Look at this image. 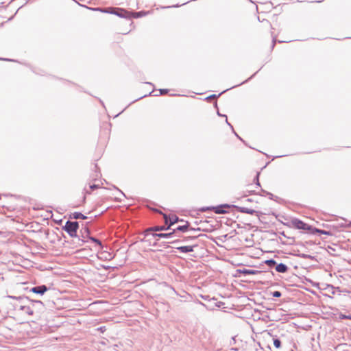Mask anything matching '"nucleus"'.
<instances>
[{"instance_id": "obj_56", "label": "nucleus", "mask_w": 351, "mask_h": 351, "mask_svg": "<svg viewBox=\"0 0 351 351\" xmlns=\"http://www.w3.org/2000/svg\"><path fill=\"white\" fill-rule=\"evenodd\" d=\"M247 194H245V195H243V197H247Z\"/></svg>"}, {"instance_id": "obj_45", "label": "nucleus", "mask_w": 351, "mask_h": 351, "mask_svg": "<svg viewBox=\"0 0 351 351\" xmlns=\"http://www.w3.org/2000/svg\"><path fill=\"white\" fill-rule=\"evenodd\" d=\"M272 43H272V46H271V47H272V48H274V46H275V43H276V40H275V38H274V39H273Z\"/></svg>"}, {"instance_id": "obj_51", "label": "nucleus", "mask_w": 351, "mask_h": 351, "mask_svg": "<svg viewBox=\"0 0 351 351\" xmlns=\"http://www.w3.org/2000/svg\"><path fill=\"white\" fill-rule=\"evenodd\" d=\"M232 341H234V342H235V337H232Z\"/></svg>"}, {"instance_id": "obj_19", "label": "nucleus", "mask_w": 351, "mask_h": 351, "mask_svg": "<svg viewBox=\"0 0 351 351\" xmlns=\"http://www.w3.org/2000/svg\"><path fill=\"white\" fill-rule=\"evenodd\" d=\"M8 298L13 300H16L19 301L21 304H25L27 300H29V297L27 296H13V295H8Z\"/></svg>"}, {"instance_id": "obj_50", "label": "nucleus", "mask_w": 351, "mask_h": 351, "mask_svg": "<svg viewBox=\"0 0 351 351\" xmlns=\"http://www.w3.org/2000/svg\"><path fill=\"white\" fill-rule=\"evenodd\" d=\"M280 242L282 243V244H286V243L283 241H282L281 238H280Z\"/></svg>"}, {"instance_id": "obj_43", "label": "nucleus", "mask_w": 351, "mask_h": 351, "mask_svg": "<svg viewBox=\"0 0 351 351\" xmlns=\"http://www.w3.org/2000/svg\"><path fill=\"white\" fill-rule=\"evenodd\" d=\"M0 60H6V61H14L12 59H7V58H0Z\"/></svg>"}, {"instance_id": "obj_3", "label": "nucleus", "mask_w": 351, "mask_h": 351, "mask_svg": "<svg viewBox=\"0 0 351 351\" xmlns=\"http://www.w3.org/2000/svg\"><path fill=\"white\" fill-rule=\"evenodd\" d=\"M79 229V223L76 221L68 220L66 221L64 226H62V230L66 232L71 237L76 239L77 237V230Z\"/></svg>"}, {"instance_id": "obj_53", "label": "nucleus", "mask_w": 351, "mask_h": 351, "mask_svg": "<svg viewBox=\"0 0 351 351\" xmlns=\"http://www.w3.org/2000/svg\"><path fill=\"white\" fill-rule=\"evenodd\" d=\"M179 6H180V5L177 4V5H173L172 7H173V8H177V7H179Z\"/></svg>"}, {"instance_id": "obj_52", "label": "nucleus", "mask_w": 351, "mask_h": 351, "mask_svg": "<svg viewBox=\"0 0 351 351\" xmlns=\"http://www.w3.org/2000/svg\"><path fill=\"white\" fill-rule=\"evenodd\" d=\"M231 350H234V351H237V350H238V349H237V348H232Z\"/></svg>"}, {"instance_id": "obj_34", "label": "nucleus", "mask_w": 351, "mask_h": 351, "mask_svg": "<svg viewBox=\"0 0 351 351\" xmlns=\"http://www.w3.org/2000/svg\"><path fill=\"white\" fill-rule=\"evenodd\" d=\"M89 187H90V189L91 190H95V189H97L100 188V186H99V184H90V185L89 186Z\"/></svg>"}, {"instance_id": "obj_27", "label": "nucleus", "mask_w": 351, "mask_h": 351, "mask_svg": "<svg viewBox=\"0 0 351 351\" xmlns=\"http://www.w3.org/2000/svg\"><path fill=\"white\" fill-rule=\"evenodd\" d=\"M228 89H226L223 91H222L221 93H219V95H215V94H213V95H211L208 97H207L205 99L207 100V101H209L210 99H216L217 97H219L221 94H223V93H225L226 91H227Z\"/></svg>"}, {"instance_id": "obj_12", "label": "nucleus", "mask_w": 351, "mask_h": 351, "mask_svg": "<svg viewBox=\"0 0 351 351\" xmlns=\"http://www.w3.org/2000/svg\"><path fill=\"white\" fill-rule=\"evenodd\" d=\"M198 244H193L191 245H184L177 247L176 249L182 253H189L194 251V248L197 247Z\"/></svg>"}, {"instance_id": "obj_24", "label": "nucleus", "mask_w": 351, "mask_h": 351, "mask_svg": "<svg viewBox=\"0 0 351 351\" xmlns=\"http://www.w3.org/2000/svg\"><path fill=\"white\" fill-rule=\"evenodd\" d=\"M265 263L269 266V267H276V265H277V263L275 260L271 258V259H268V260H266L265 261Z\"/></svg>"}, {"instance_id": "obj_48", "label": "nucleus", "mask_w": 351, "mask_h": 351, "mask_svg": "<svg viewBox=\"0 0 351 351\" xmlns=\"http://www.w3.org/2000/svg\"><path fill=\"white\" fill-rule=\"evenodd\" d=\"M297 245H301V246H302V247H304V244L303 243H302V242L298 243Z\"/></svg>"}, {"instance_id": "obj_35", "label": "nucleus", "mask_w": 351, "mask_h": 351, "mask_svg": "<svg viewBox=\"0 0 351 351\" xmlns=\"http://www.w3.org/2000/svg\"><path fill=\"white\" fill-rule=\"evenodd\" d=\"M159 91H160V95H165L166 93H167L169 92V90L168 89H165V88H162V89H159Z\"/></svg>"}, {"instance_id": "obj_7", "label": "nucleus", "mask_w": 351, "mask_h": 351, "mask_svg": "<svg viewBox=\"0 0 351 351\" xmlns=\"http://www.w3.org/2000/svg\"><path fill=\"white\" fill-rule=\"evenodd\" d=\"M156 212L162 215L165 223L167 225V226H169V229L171 228V226L174 225L175 223L179 222V221H183L184 220L182 219H180L176 215H173L171 217L168 216L167 214L163 213L162 211L158 210V209L155 210Z\"/></svg>"}, {"instance_id": "obj_49", "label": "nucleus", "mask_w": 351, "mask_h": 351, "mask_svg": "<svg viewBox=\"0 0 351 351\" xmlns=\"http://www.w3.org/2000/svg\"><path fill=\"white\" fill-rule=\"evenodd\" d=\"M330 287L332 289H339V287H334L332 285H330Z\"/></svg>"}, {"instance_id": "obj_8", "label": "nucleus", "mask_w": 351, "mask_h": 351, "mask_svg": "<svg viewBox=\"0 0 351 351\" xmlns=\"http://www.w3.org/2000/svg\"><path fill=\"white\" fill-rule=\"evenodd\" d=\"M49 289L48 287L45 285L35 286L29 289V291L40 295H43L46 291Z\"/></svg>"}, {"instance_id": "obj_17", "label": "nucleus", "mask_w": 351, "mask_h": 351, "mask_svg": "<svg viewBox=\"0 0 351 351\" xmlns=\"http://www.w3.org/2000/svg\"><path fill=\"white\" fill-rule=\"evenodd\" d=\"M150 234L153 237H154V238L158 237V238L168 239V238L172 237V236L174 234V232H168V233H156V232H153V233H152Z\"/></svg>"}, {"instance_id": "obj_44", "label": "nucleus", "mask_w": 351, "mask_h": 351, "mask_svg": "<svg viewBox=\"0 0 351 351\" xmlns=\"http://www.w3.org/2000/svg\"><path fill=\"white\" fill-rule=\"evenodd\" d=\"M214 107L218 110V106H217V101H215V103H214Z\"/></svg>"}, {"instance_id": "obj_57", "label": "nucleus", "mask_w": 351, "mask_h": 351, "mask_svg": "<svg viewBox=\"0 0 351 351\" xmlns=\"http://www.w3.org/2000/svg\"><path fill=\"white\" fill-rule=\"evenodd\" d=\"M156 243H154L153 244V246H156Z\"/></svg>"}, {"instance_id": "obj_59", "label": "nucleus", "mask_w": 351, "mask_h": 351, "mask_svg": "<svg viewBox=\"0 0 351 351\" xmlns=\"http://www.w3.org/2000/svg\"><path fill=\"white\" fill-rule=\"evenodd\" d=\"M316 2H317V3H320V2H322V1H317Z\"/></svg>"}, {"instance_id": "obj_4", "label": "nucleus", "mask_w": 351, "mask_h": 351, "mask_svg": "<svg viewBox=\"0 0 351 351\" xmlns=\"http://www.w3.org/2000/svg\"><path fill=\"white\" fill-rule=\"evenodd\" d=\"M232 204L230 205V204H221V205L216 206L202 207V208H199V210L201 212H205L207 210H213L216 214H225V213H228V211L225 208H232Z\"/></svg>"}, {"instance_id": "obj_1", "label": "nucleus", "mask_w": 351, "mask_h": 351, "mask_svg": "<svg viewBox=\"0 0 351 351\" xmlns=\"http://www.w3.org/2000/svg\"><path fill=\"white\" fill-rule=\"evenodd\" d=\"M284 225L288 227H294L298 230H303L308 231L311 234H315L316 233H319L320 234L330 235V232L327 230H322L317 228L315 227H313L312 226L304 223L303 221L294 218L291 220V223H285Z\"/></svg>"}, {"instance_id": "obj_21", "label": "nucleus", "mask_w": 351, "mask_h": 351, "mask_svg": "<svg viewBox=\"0 0 351 351\" xmlns=\"http://www.w3.org/2000/svg\"><path fill=\"white\" fill-rule=\"evenodd\" d=\"M70 218L74 219H87V217L80 212H75L70 216Z\"/></svg>"}, {"instance_id": "obj_9", "label": "nucleus", "mask_w": 351, "mask_h": 351, "mask_svg": "<svg viewBox=\"0 0 351 351\" xmlns=\"http://www.w3.org/2000/svg\"><path fill=\"white\" fill-rule=\"evenodd\" d=\"M204 236H206V234H199L198 235L184 237L182 239H176L175 241H173L171 242V243L176 244V243H180L182 242H191V241L196 240L197 238H199L200 237H204Z\"/></svg>"}, {"instance_id": "obj_40", "label": "nucleus", "mask_w": 351, "mask_h": 351, "mask_svg": "<svg viewBox=\"0 0 351 351\" xmlns=\"http://www.w3.org/2000/svg\"><path fill=\"white\" fill-rule=\"evenodd\" d=\"M226 123L232 128V130L234 131L232 125L228 122L227 117H226Z\"/></svg>"}, {"instance_id": "obj_31", "label": "nucleus", "mask_w": 351, "mask_h": 351, "mask_svg": "<svg viewBox=\"0 0 351 351\" xmlns=\"http://www.w3.org/2000/svg\"><path fill=\"white\" fill-rule=\"evenodd\" d=\"M271 295L274 298H280L282 295V293L279 291H275L271 292Z\"/></svg>"}, {"instance_id": "obj_2", "label": "nucleus", "mask_w": 351, "mask_h": 351, "mask_svg": "<svg viewBox=\"0 0 351 351\" xmlns=\"http://www.w3.org/2000/svg\"><path fill=\"white\" fill-rule=\"evenodd\" d=\"M95 10H99L100 12H105V13L112 14L118 16L121 18L131 19V17H132L131 14L129 12H128L125 9L120 8H97Z\"/></svg>"}, {"instance_id": "obj_28", "label": "nucleus", "mask_w": 351, "mask_h": 351, "mask_svg": "<svg viewBox=\"0 0 351 351\" xmlns=\"http://www.w3.org/2000/svg\"><path fill=\"white\" fill-rule=\"evenodd\" d=\"M279 234L290 240L291 242L289 243V244H292L295 241L294 237L287 236L284 231L280 232Z\"/></svg>"}, {"instance_id": "obj_25", "label": "nucleus", "mask_w": 351, "mask_h": 351, "mask_svg": "<svg viewBox=\"0 0 351 351\" xmlns=\"http://www.w3.org/2000/svg\"><path fill=\"white\" fill-rule=\"evenodd\" d=\"M273 343L276 348L279 349L281 348L282 343H281V341L280 340V339H278L277 337L273 338Z\"/></svg>"}, {"instance_id": "obj_11", "label": "nucleus", "mask_w": 351, "mask_h": 351, "mask_svg": "<svg viewBox=\"0 0 351 351\" xmlns=\"http://www.w3.org/2000/svg\"><path fill=\"white\" fill-rule=\"evenodd\" d=\"M232 208H236L238 211H239L241 213H246V214H250V215L256 214V215H258V214L259 213V212H258L254 209L242 207V206H236L234 204H232Z\"/></svg>"}, {"instance_id": "obj_38", "label": "nucleus", "mask_w": 351, "mask_h": 351, "mask_svg": "<svg viewBox=\"0 0 351 351\" xmlns=\"http://www.w3.org/2000/svg\"><path fill=\"white\" fill-rule=\"evenodd\" d=\"M113 187L117 189V191H119V193L123 196V197H125V195L124 194V193H123L120 189H119L117 186H113Z\"/></svg>"}, {"instance_id": "obj_55", "label": "nucleus", "mask_w": 351, "mask_h": 351, "mask_svg": "<svg viewBox=\"0 0 351 351\" xmlns=\"http://www.w3.org/2000/svg\"><path fill=\"white\" fill-rule=\"evenodd\" d=\"M331 293H332V294H335V291H332Z\"/></svg>"}, {"instance_id": "obj_42", "label": "nucleus", "mask_w": 351, "mask_h": 351, "mask_svg": "<svg viewBox=\"0 0 351 351\" xmlns=\"http://www.w3.org/2000/svg\"><path fill=\"white\" fill-rule=\"evenodd\" d=\"M141 12H135L134 13V14L136 15L135 16L138 17V16H141Z\"/></svg>"}, {"instance_id": "obj_10", "label": "nucleus", "mask_w": 351, "mask_h": 351, "mask_svg": "<svg viewBox=\"0 0 351 351\" xmlns=\"http://www.w3.org/2000/svg\"><path fill=\"white\" fill-rule=\"evenodd\" d=\"M169 230V226H167V225L165 226H156L151 228H147L144 234L145 236H148L149 234V232H158V231H165Z\"/></svg>"}, {"instance_id": "obj_16", "label": "nucleus", "mask_w": 351, "mask_h": 351, "mask_svg": "<svg viewBox=\"0 0 351 351\" xmlns=\"http://www.w3.org/2000/svg\"><path fill=\"white\" fill-rule=\"evenodd\" d=\"M189 222L186 221L184 225L178 226L176 228L173 229L172 232H174V234H176L177 232H185L189 230Z\"/></svg>"}, {"instance_id": "obj_47", "label": "nucleus", "mask_w": 351, "mask_h": 351, "mask_svg": "<svg viewBox=\"0 0 351 351\" xmlns=\"http://www.w3.org/2000/svg\"><path fill=\"white\" fill-rule=\"evenodd\" d=\"M234 133L235 134L237 137H238L241 141H243V139L234 131Z\"/></svg>"}, {"instance_id": "obj_37", "label": "nucleus", "mask_w": 351, "mask_h": 351, "mask_svg": "<svg viewBox=\"0 0 351 351\" xmlns=\"http://www.w3.org/2000/svg\"><path fill=\"white\" fill-rule=\"evenodd\" d=\"M189 230H192V231H201V228H190L189 227Z\"/></svg>"}, {"instance_id": "obj_41", "label": "nucleus", "mask_w": 351, "mask_h": 351, "mask_svg": "<svg viewBox=\"0 0 351 351\" xmlns=\"http://www.w3.org/2000/svg\"><path fill=\"white\" fill-rule=\"evenodd\" d=\"M245 201L247 202H254V200L253 199H252V198H247V199H245Z\"/></svg>"}, {"instance_id": "obj_18", "label": "nucleus", "mask_w": 351, "mask_h": 351, "mask_svg": "<svg viewBox=\"0 0 351 351\" xmlns=\"http://www.w3.org/2000/svg\"><path fill=\"white\" fill-rule=\"evenodd\" d=\"M289 270V267L284 263L277 264L276 266V271L278 273H286Z\"/></svg>"}, {"instance_id": "obj_29", "label": "nucleus", "mask_w": 351, "mask_h": 351, "mask_svg": "<svg viewBox=\"0 0 351 351\" xmlns=\"http://www.w3.org/2000/svg\"><path fill=\"white\" fill-rule=\"evenodd\" d=\"M202 298L204 300H208L209 302L212 303L213 302L215 301L216 299L215 298H210L209 295H201Z\"/></svg>"}, {"instance_id": "obj_46", "label": "nucleus", "mask_w": 351, "mask_h": 351, "mask_svg": "<svg viewBox=\"0 0 351 351\" xmlns=\"http://www.w3.org/2000/svg\"><path fill=\"white\" fill-rule=\"evenodd\" d=\"M146 96H147V95H143V96H141V97H140L139 98H138V99H135V101L139 100V99H142V98H143V97H146Z\"/></svg>"}, {"instance_id": "obj_30", "label": "nucleus", "mask_w": 351, "mask_h": 351, "mask_svg": "<svg viewBox=\"0 0 351 351\" xmlns=\"http://www.w3.org/2000/svg\"><path fill=\"white\" fill-rule=\"evenodd\" d=\"M259 176H260V172H257V173L254 179V181L256 185L261 186V184L259 182Z\"/></svg>"}, {"instance_id": "obj_33", "label": "nucleus", "mask_w": 351, "mask_h": 351, "mask_svg": "<svg viewBox=\"0 0 351 351\" xmlns=\"http://www.w3.org/2000/svg\"><path fill=\"white\" fill-rule=\"evenodd\" d=\"M256 73H257V72H256L254 75H252L250 77H249L247 80H245L244 82H243L240 83V84H238V85H236V86H232V87L230 88L229 89H231V88H234V87H236V86H239V85L243 84L244 83H245V82H248L250 80H251V79H252V77H253L256 74Z\"/></svg>"}, {"instance_id": "obj_5", "label": "nucleus", "mask_w": 351, "mask_h": 351, "mask_svg": "<svg viewBox=\"0 0 351 351\" xmlns=\"http://www.w3.org/2000/svg\"><path fill=\"white\" fill-rule=\"evenodd\" d=\"M80 234H77V237H76L77 241L75 243L77 246H82L84 243L88 241L90 232L88 228L84 227L80 230Z\"/></svg>"}, {"instance_id": "obj_39", "label": "nucleus", "mask_w": 351, "mask_h": 351, "mask_svg": "<svg viewBox=\"0 0 351 351\" xmlns=\"http://www.w3.org/2000/svg\"><path fill=\"white\" fill-rule=\"evenodd\" d=\"M217 114L219 117H226V114H223L221 113H220V112L219 111V110H217Z\"/></svg>"}, {"instance_id": "obj_23", "label": "nucleus", "mask_w": 351, "mask_h": 351, "mask_svg": "<svg viewBox=\"0 0 351 351\" xmlns=\"http://www.w3.org/2000/svg\"><path fill=\"white\" fill-rule=\"evenodd\" d=\"M88 240H90L91 241L95 243L99 247V248H103L101 241L97 238L90 236Z\"/></svg>"}, {"instance_id": "obj_54", "label": "nucleus", "mask_w": 351, "mask_h": 351, "mask_svg": "<svg viewBox=\"0 0 351 351\" xmlns=\"http://www.w3.org/2000/svg\"><path fill=\"white\" fill-rule=\"evenodd\" d=\"M254 193V192H253V191H248V193H249V194H252V193Z\"/></svg>"}, {"instance_id": "obj_13", "label": "nucleus", "mask_w": 351, "mask_h": 351, "mask_svg": "<svg viewBox=\"0 0 351 351\" xmlns=\"http://www.w3.org/2000/svg\"><path fill=\"white\" fill-rule=\"evenodd\" d=\"M19 310L23 311L25 313L27 314L28 315H33V311L31 307V305L29 302H25V304H21L19 306Z\"/></svg>"}, {"instance_id": "obj_15", "label": "nucleus", "mask_w": 351, "mask_h": 351, "mask_svg": "<svg viewBox=\"0 0 351 351\" xmlns=\"http://www.w3.org/2000/svg\"><path fill=\"white\" fill-rule=\"evenodd\" d=\"M212 303H213V305H212L210 304V305H206L204 303H202V302H199V304L204 306H205L207 309L208 310H213L215 307H218V308H220L221 307L224 303L223 302H213Z\"/></svg>"}, {"instance_id": "obj_26", "label": "nucleus", "mask_w": 351, "mask_h": 351, "mask_svg": "<svg viewBox=\"0 0 351 351\" xmlns=\"http://www.w3.org/2000/svg\"><path fill=\"white\" fill-rule=\"evenodd\" d=\"M243 274H252V275H254V274H256L258 273H260L261 272V271H258V270H254V269H243V271H242Z\"/></svg>"}, {"instance_id": "obj_22", "label": "nucleus", "mask_w": 351, "mask_h": 351, "mask_svg": "<svg viewBox=\"0 0 351 351\" xmlns=\"http://www.w3.org/2000/svg\"><path fill=\"white\" fill-rule=\"evenodd\" d=\"M295 256H298L300 258H308V259H310V260H312V261H316L315 256L310 255V254H306L301 253V254H295Z\"/></svg>"}, {"instance_id": "obj_36", "label": "nucleus", "mask_w": 351, "mask_h": 351, "mask_svg": "<svg viewBox=\"0 0 351 351\" xmlns=\"http://www.w3.org/2000/svg\"><path fill=\"white\" fill-rule=\"evenodd\" d=\"M97 330L100 331L101 332H104L106 331V326H100L99 328H97Z\"/></svg>"}, {"instance_id": "obj_32", "label": "nucleus", "mask_w": 351, "mask_h": 351, "mask_svg": "<svg viewBox=\"0 0 351 351\" xmlns=\"http://www.w3.org/2000/svg\"><path fill=\"white\" fill-rule=\"evenodd\" d=\"M339 318L341 319H349V320H351V315H343V314H340L339 315Z\"/></svg>"}, {"instance_id": "obj_58", "label": "nucleus", "mask_w": 351, "mask_h": 351, "mask_svg": "<svg viewBox=\"0 0 351 351\" xmlns=\"http://www.w3.org/2000/svg\"><path fill=\"white\" fill-rule=\"evenodd\" d=\"M272 234H275V235H276V234H277V233H276V232H273Z\"/></svg>"}, {"instance_id": "obj_20", "label": "nucleus", "mask_w": 351, "mask_h": 351, "mask_svg": "<svg viewBox=\"0 0 351 351\" xmlns=\"http://www.w3.org/2000/svg\"><path fill=\"white\" fill-rule=\"evenodd\" d=\"M261 193L262 194H261V195L267 196L269 199L277 201V199H279L278 197L274 196L271 193L266 191L265 190L261 189Z\"/></svg>"}, {"instance_id": "obj_6", "label": "nucleus", "mask_w": 351, "mask_h": 351, "mask_svg": "<svg viewBox=\"0 0 351 351\" xmlns=\"http://www.w3.org/2000/svg\"><path fill=\"white\" fill-rule=\"evenodd\" d=\"M26 302L30 304L34 315L40 314L45 310L43 302L40 300H32L29 298V300Z\"/></svg>"}, {"instance_id": "obj_14", "label": "nucleus", "mask_w": 351, "mask_h": 351, "mask_svg": "<svg viewBox=\"0 0 351 351\" xmlns=\"http://www.w3.org/2000/svg\"><path fill=\"white\" fill-rule=\"evenodd\" d=\"M94 168V171L90 174V178L93 181H96L99 177H101V174L97 164H95Z\"/></svg>"}]
</instances>
